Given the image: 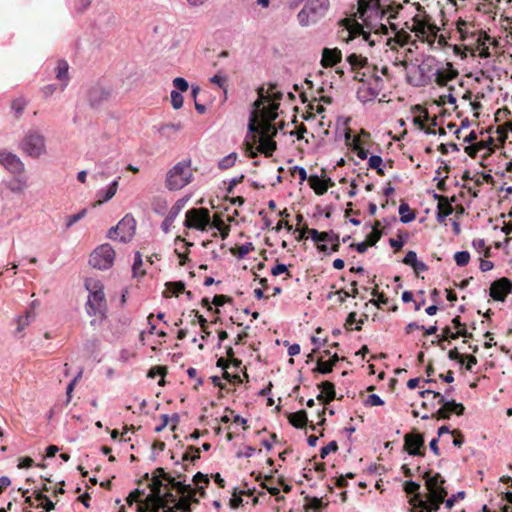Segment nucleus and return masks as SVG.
Returning <instances> with one entry per match:
<instances>
[{
  "label": "nucleus",
  "mask_w": 512,
  "mask_h": 512,
  "mask_svg": "<svg viewBox=\"0 0 512 512\" xmlns=\"http://www.w3.org/2000/svg\"><path fill=\"white\" fill-rule=\"evenodd\" d=\"M420 483L412 480V479H409L407 481L404 482L403 484V490L407 493V494H412L414 493V495H418V493H420Z\"/></svg>",
  "instance_id": "obj_44"
},
{
  "label": "nucleus",
  "mask_w": 512,
  "mask_h": 512,
  "mask_svg": "<svg viewBox=\"0 0 512 512\" xmlns=\"http://www.w3.org/2000/svg\"><path fill=\"white\" fill-rule=\"evenodd\" d=\"M68 69H69V66L66 61L60 60L58 62L57 67H56V78L58 80L64 82L62 89H64L68 84V80H69Z\"/></svg>",
  "instance_id": "obj_29"
},
{
  "label": "nucleus",
  "mask_w": 512,
  "mask_h": 512,
  "mask_svg": "<svg viewBox=\"0 0 512 512\" xmlns=\"http://www.w3.org/2000/svg\"><path fill=\"white\" fill-rule=\"evenodd\" d=\"M363 77L360 81L362 87L358 89L357 95L360 101L363 103L374 100L384 88V80L377 74V67L372 68V73H363Z\"/></svg>",
  "instance_id": "obj_6"
},
{
  "label": "nucleus",
  "mask_w": 512,
  "mask_h": 512,
  "mask_svg": "<svg viewBox=\"0 0 512 512\" xmlns=\"http://www.w3.org/2000/svg\"><path fill=\"white\" fill-rule=\"evenodd\" d=\"M169 485L176 489L177 492L181 495H184L187 491L191 490V485L189 484H184L183 482L181 481H176L175 478L171 477L168 478V480H166Z\"/></svg>",
  "instance_id": "obj_37"
},
{
  "label": "nucleus",
  "mask_w": 512,
  "mask_h": 512,
  "mask_svg": "<svg viewBox=\"0 0 512 512\" xmlns=\"http://www.w3.org/2000/svg\"><path fill=\"white\" fill-rule=\"evenodd\" d=\"M162 486V480L158 478H152L151 483L149 484L151 492H155L156 494H161Z\"/></svg>",
  "instance_id": "obj_61"
},
{
  "label": "nucleus",
  "mask_w": 512,
  "mask_h": 512,
  "mask_svg": "<svg viewBox=\"0 0 512 512\" xmlns=\"http://www.w3.org/2000/svg\"><path fill=\"white\" fill-rule=\"evenodd\" d=\"M338 449L336 441L329 442L326 446H322V459H324L331 452H335Z\"/></svg>",
  "instance_id": "obj_59"
},
{
  "label": "nucleus",
  "mask_w": 512,
  "mask_h": 512,
  "mask_svg": "<svg viewBox=\"0 0 512 512\" xmlns=\"http://www.w3.org/2000/svg\"><path fill=\"white\" fill-rule=\"evenodd\" d=\"M257 89L258 98L253 103L248 123V129L253 134L254 143H258L256 151L250 143H246L250 158H255L258 152L266 157L272 156L277 144L273 138L277 135V128L273 121L278 117V109L283 93L277 89V84L268 83Z\"/></svg>",
  "instance_id": "obj_1"
},
{
  "label": "nucleus",
  "mask_w": 512,
  "mask_h": 512,
  "mask_svg": "<svg viewBox=\"0 0 512 512\" xmlns=\"http://www.w3.org/2000/svg\"><path fill=\"white\" fill-rule=\"evenodd\" d=\"M346 60L353 69L365 68L368 66V59L355 53L348 55Z\"/></svg>",
  "instance_id": "obj_32"
},
{
  "label": "nucleus",
  "mask_w": 512,
  "mask_h": 512,
  "mask_svg": "<svg viewBox=\"0 0 512 512\" xmlns=\"http://www.w3.org/2000/svg\"><path fill=\"white\" fill-rule=\"evenodd\" d=\"M244 491H240L237 493V490L235 489L233 492V497L230 499V506L231 508L235 509L242 505L243 500L241 498V495L244 494Z\"/></svg>",
  "instance_id": "obj_55"
},
{
  "label": "nucleus",
  "mask_w": 512,
  "mask_h": 512,
  "mask_svg": "<svg viewBox=\"0 0 512 512\" xmlns=\"http://www.w3.org/2000/svg\"><path fill=\"white\" fill-rule=\"evenodd\" d=\"M25 105L26 102L23 99H16L12 102V109L17 115H20L23 112Z\"/></svg>",
  "instance_id": "obj_64"
},
{
  "label": "nucleus",
  "mask_w": 512,
  "mask_h": 512,
  "mask_svg": "<svg viewBox=\"0 0 512 512\" xmlns=\"http://www.w3.org/2000/svg\"><path fill=\"white\" fill-rule=\"evenodd\" d=\"M192 313L195 314L197 321L201 327V331L203 332L202 339L206 340V338L210 335V331L208 330L207 320L199 313L198 310H192Z\"/></svg>",
  "instance_id": "obj_43"
},
{
  "label": "nucleus",
  "mask_w": 512,
  "mask_h": 512,
  "mask_svg": "<svg viewBox=\"0 0 512 512\" xmlns=\"http://www.w3.org/2000/svg\"><path fill=\"white\" fill-rule=\"evenodd\" d=\"M173 507L182 512H191V503L189 502V498H185L183 495L175 502Z\"/></svg>",
  "instance_id": "obj_47"
},
{
  "label": "nucleus",
  "mask_w": 512,
  "mask_h": 512,
  "mask_svg": "<svg viewBox=\"0 0 512 512\" xmlns=\"http://www.w3.org/2000/svg\"><path fill=\"white\" fill-rule=\"evenodd\" d=\"M115 259V251L112 246L108 243L98 246L91 254L89 258V264L93 268L100 270L109 269Z\"/></svg>",
  "instance_id": "obj_8"
},
{
  "label": "nucleus",
  "mask_w": 512,
  "mask_h": 512,
  "mask_svg": "<svg viewBox=\"0 0 512 512\" xmlns=\"http://www.w3.org/2000/svg\"><path fill=\"white\" fill-rule=\"evenodd\" d=\"M166 374H167V368L165 366H155L149 370L148 377L155 378L156 376H161V379L158 382V384L160 386H163L165 384L164 377Z\"/></svg>",
  "instance_id": "obj_35"
},
{
  "label": "nucleus",
  "mask_w": 512,
  "mask_h": 512,
  "mask_svg": "<svg viewBox=\"0 0 512 512\" xmlns=\"http://www.w3.org/2000/svg\"><path fill=\"white\" fill-rule=\"evenodd\" d=\"M451 416L452 411L445 407H440L435 413L432 414V418L437 420H449Z\"/></svg>",
  "instance_id": "obj_49"
},
{
  "label": "nucleus",
  "mask_w": 512,
  "mask_h": 512,
  "mask_svg": "<svg viewBox=\"0 0 512 512\" xmlns=\"http://www.w3.org/2000/svg\"><path fill=\"white\" fill-rule=\"evenodd\" d=\"M368 169H373L377 172L378 175L383 176L385 172L382 157L379 155H371L368 158Z\"/></svg>",
  "instance_id": "obj_31"
},
{
  "label": "nucleus",
  "mask_w": 512,
  "mask_h": 512,
  "mask_svg": "<svg viewBox=\"0 0 512 512\" xmlns=\"http://www.w3.org/2000/svg\"><path fill=\"white\" fill-rule=\"evenodd\" d=\"M212 225L220 232L222 239H226L228 237L230 232V226L224 222V220L219 214L213 215Z\"/></svg>",
  "instance_id": "obj_28"
},
{
  "label": "nucleus",
  "mask_w": 512,
  "mask_h": 512,
  "mask_svg": "<svg viewBox=\"0 0 512 512\" xmlns=\"http://www.w3.org/2000/svg\"><path fill=\"white\" fill-rule=\"evenodd\" d=\"M229 302H232V298L223 294L215 295L212 301V303L217 307L223 306L225 303Z\"/></svg>",
  "instance_id": "obj_58"
},
{
  "label": "nucleus",
  "mask_w": 512,
  "mask_h": 512,
  "mask_svg": "<svg viewBox=\"0 0 512 512\" xmlns=\"http://www.w3.org/2000/svg\"><path fill=\"white\" fill-rule=\"evenodd\" d=\"M201 448H197L195 446H188L185 453L182 456L183 461H190L194 463L196 460L200 459Z\"/></svg>",
  "instance_id": "obj_33"
},
{
  "label": "nucleus",
  "mask_w": 512,
  "mask_h": 512,
  "mask_svg": "<svg viewBox=\"0 0 512 512\" xmlns=\"http://www.w3.org/2000/svg\"><path fill=\"white\" fill-rule=\"evenodd\" d=\"M365 406H382L384 405V400L377 394H369L367 399L364 401Z\"/></svg>",
  "instance_id": "obj_50"
},
{
  "label": "nucleus",
  "mask_w": 512,
  "mask_h": 512,
  "mask_svg": "<svg viewBox=\"0 0 512 512\" xmlns=\"http://www.w3.org/2000/svg\"><path fill=\"white\" fill-rule=\"evenodd\" d=\"M321 387H322V399L324 398V396H327L330 398L335 397V390H334L333 385L330 382L322 381Z\"/></svg>",
  "instance_id": "obj_53"
},
{
  "label": "nucleus",
  "mask_w": 512,
  "mask_h": 512,
  "mask_svg": "<svg viewBox=\"0 0 512 512\" xmlns=\"http://www.w3.org/2000/svg\"><path fill=\"white\" fill-rule=\"evenodd\" d=\"M35 318V313L32 311H27L25 315L20 316L17 320V332H22L25 327H27L31 320Z\"/></svg>",
  "instance_id": "obj_36"
},
{
  "label": "nucleus",
  "mask_w": 512,
  "mask_h": 512,
  "mask_svg": "<svg viewBox=\"0 0 512 512\" xmlns=\"http://www.w3.org/2000/svg\"><path fill=\"white\" fill-rule=\"evenodd\" d=\"M418 72L419 77L415 82H412L410 77L407 78L408 82L415 87L428 85L433 77H435V82L438 85H444L446 83L442 68L438 66V61L434 56H426L418 65Z\"/></svg>",
  "instance_id": "obj_4"
},
{
  "label": "nucleus",
  "mask_w": 512,
  "mask_h": 512,
  "mask_svg": "<svg viewBox=\"0 0 512 512\" xmlns=\"http://www.w3.org/2000/svg\"><path fill=\"white\" fill-rule=\"evenodd\" d=\"M417 260H418L417 253L415 251H413V250H409L406 253V255L404 256V258L402 259V262L405 265L410 266L411 268H413V266L415 265Z\"/></svg>",
  "instance_id": "obj_51"
},
{
  "label": "nucleus",
  "mask_w": 512,
  "mask_h": 512,
  "mask_svg": "<svg viewBox=\"0 0 512 512\" xmlns=\"http://www.w3.org/2000/svg\"><path fill=\"white\" fill-rule=\"evenodd\" d=\"M193 173L188 163L178 162L166 175V187L169 190H180L191 182Z\"/></svg>",
  "instance_id": "obj_7"
},
{
  "label": "nucleus",
  "mask_w": 512,
  "mask_h": 512,
  "mask_svg": "<svg viewBox=\"0 0 512 512\" xmlns=\"http://www.w3.org/2000/svg\"><path fill=\"white\" fill-rule=\"evenodd\" d=\"M453 212V208L452 207H449L448 210L446 212H441V206L438 205L437 206V211H436V219L438 221V223L442 224L446 221V218L452 214Z\"/></svg>",
  "instance_id": "obj_57"
},
{
  "label": "nucleus",
  "mask_w": 512,
  "mask_h": 512,
  "mask_svg": "<svg viewBox=\"0 0 512 512\" xmlns=\"http://www.w3.org/2000/svg\"><path fill=\"white\" fill-rule=\"evenodd\" d=\"M210 224V214L206 208H192L186 212L184 225L188 228H194L204 231Z\"/></svg>",
  "instance_id": "obj_12"
},
{
  "label": "nucleus",
  "mask_w": 512,
  "mask_h": 512,
  "mask_svg": "<svg viewBox=\"0 0 512 512\" xmlns=\"http://www.w3.org/2000/svg\"><path fill=\"white\" fill-rule=\"evenodd\" d=\"M178 242H180L182 244V248H184V251H180L179 248H176L175 249V253L177 254V256L179 257V265L180 266H183L185 265V263L189 260L188 258V246L192 245L191 243H187L185 241V239L181 238L180 236H178L176 239H175V243L176 245L178 244Z\"/></svg>",
  "instance_id": "obj_30"
},
{
  "label": "nucleus",
  "mask_w": 512,
  "mask_h": 512,
  "mask_svg": "<svg viewBox=\"0 0 512 512\" xmlns=\"http://www.w3.org/2000/svg\"><path fill=\"white\" fill-rule=\"evenodd\" d=\"M237 159V154L235 152L230 153L226 157H224L222 160L219 161L218 167L221 170H226L234 166Z\"/></svg>",
  "instance_id": "obj_41"
},
{
  "label": "nucleus",
  "mask_w": 512,
  "mask_h": 512,
  "mask_svg": "<svg viewBox=\"0 0 512 512\" xmlns=\"http://www.w3.org/2000/svg\"><path fill=\"white\" fill-rule=\"evenodd\" d=\"M293 176H298L300 183L305 180H308L310 187L314 190L317 195H320V177L317 175H312L307 177V172L303 167H294L292 171Z\"/></svg>",
  "instance_id": "obj_19"
},
{
  "label": "nucleus",
  "mask_w": 512,
  "mask_h": 512,
  "mask_svg": "<svg viewBox=\"0 0 512 512\" xmlns=\"http://www.w3.org/2000/svg\"><path fill=\"white\" fill-rule=\"evenodd\" d=\"M508 294H512V280L501 277L494 280L489 288L488 295L495 301L505 302Z\"/></svg>",
  "instance_id": "obj_13"
},
{
  "label": "nucleus",
  "mask_w": 512,
  "mask_h": 512,
  "mask_svg": "<svg viewBox=\"0 0 512 512\" xmlns=\"http://www.w3.org/2000/svg\"><path fill=\"white\" fill-rule=\"evenodd\" d=\"M342 60V52L338 48L322 49V67H333Z\"/></svg>",
  "instance_id": "obj_18"
},
{
  "label": "nucleus",
  "mask_w": 512,
  "mask_h": 512,
  "mask_svg": "<svg viewBox=\"0 0 512 512\" xmlns=\"http://www.w3.org/2000/svg\"><path fill=\"white\" fill-rule=\"evenodd\" d=\"M322 254L330 255L333 252L338 251L340 247L339 235L334 233L332 230L328 232H322Z\"/></svg>",
  "instance_id": "obj_17"
},
{
  "label": "nucleus",
  "mask_w": 512,
  "mask_h": 512,
  "mask_svg": "<svg viewBox=\"0 0 512 512\" xmlns=\"http://www.w3.org/2000/svg\"><path fill=\"white\" fill-rule=\"evenodd\" d=\"M144 505H147L149 508L151 507H163V500L161 498V494H156L155 492H151L144 501H142Z\"/></svg>",
  "instance_id": "obj_34"
},
{
  "label": "nucleus",
  "mask_w": 512,
  "mask_h": 512,
  "mask_svg": "<svg viewBox=\"0 0 512 512\" xmlns=\"http://www.w3.org/2000/svg\"><path fill=\"white\" fill-rule=\"evenodd\" d=\"M171 105L174 109L178 110L183 106L184 98L176 90L171 91Z\"/></svg>",
  "instance_id": "obj_48"
},
{
  "label": "nucleus",
  "mask_w": 512,
  "mask_h": 512,
  "mask_svg": "<svg viewBox=\"0 0 512 512\" xmlns=\"http://www.w3.org/2000/svg\"><path fill=\"white\" fill-rule=\"evenodd\" d=\"M453 258L459 267H464L470 261V253L467 250L457 251Z\"/></svg>",
  "instance_id": "obj_40"
},
{
  "label": "nucleus",
  "mask_w": 512,
  "mask_h": 512,
  "mask_svg": "<svg viewBox=\"0 0 512 512\" xmlns=\"http://www.w3.org/2000/svg\"><path fill=\"white\" fill-rule=\"evenodd\" d=\"M305 512H320V499L305 497Z\"/></svg>",
  "instance_id": "obj_39"
},
{
  "label": "nucleus",
  "mask_w": 512,
  "mask_h": 512,
  "mask_svg": "<svg viewBox=\"0 0 512 512\" xmlns=\"http://www.w3.org/2000/svg\"><path fill=\"white\" fill-rule=\"evenodd\" d=\"M165 290L163 292L164 298H170L171 296H179L180 293L185 292V284L182 281L167 282L165 284Z\"/></svg>",
  "instance_id": "obj_22"
},
{
  "label": "nucleus",
  "mask_w": 512,
  "mask_h": 512,
  "mask_svg": "<svg viewBox=\"0 0 512 512\" xmlns=\"http://www.w3.org/2000/svg\"><path fill=\"white\" fill-rule=\"evenodd\" d=\"M385 17L386 12L380 0H358L354 16L341 22L348 32L349 40L360 39L369 47H373L378 41L373 35L381 37L388 34V28L382 22Z\"/></svg>",
  "instance_id": "obj_2"
},
{
  "label": "nucleus",
  "mask_w": 512,
  "mask_h": 512,
  "mask_svg": "<svg viewBox=\"0 0 512 512\" xmlns=\"http://www.w3.org/2000/svg\"><path fill=\"white\" fill-rule=\"evenodd\" d=\"M404 450L411 456L424 457L426 454L425 435L416 429L404 435Z\"/></svg>",
  "instance_id": "obj_11"
},
{
  "label": "nucleus",
  "mask_w": 512,
  "mask_h": 512,
  "mask_svg": "<svg viewBox=\"0 0 512 512\" xmlns=\"http://www.w3.org/2000/svg\"><path fill=\"white\" fill-rule=\"evenodd\" d=\"M398 212H399V215H400V222L404 223V224H408L412 221H414L416 219V212L414 210H412L409 206V204L405 201H401L399 207H398Z\"/></svg>",
  "instance_id": "obj_21"
},
{
  "label": "nucleus",
  "mask_w": 512,
  "mask_h": 512,
  "mask_svg": "<svg viewBox=\"0 0 512 512\" xmlns=\"http://www.w3.org/2000/svg\"><path fill=\"white\" fill-rule=\"evenodd\" d=\"M288 420L291 425L296 428H303L308 423L307 413L305 410H300L295 413H290L288 415Z\"/></svg>",
  "instance_id": "obj_23"
},
{
  "label": "nucleus",
  "mask_w": 512,
  "mask_h": 512,
  "mask_svg": "<svg viewBox=\"0 0 512 512\" xmlns=\"http://www.w3.org/2000/svg\"><path fill=\"white\" fill-rule=\"evenodd\" d=\"M409 240V233L405 230H398L397 238H389V245L396 251L401 250Z\"/></svg>",
  "instance_id": "obj_25"
},
{
  "label": "nucleus",
  "mask_w": 512,
  "mask_h": 512,
  "mask_svg": "<svg viewBox=\"0 0 512 512\" xmlns=\"http://www.w3.org/2000/svg\"><path fill=\"white\" fill-rule=\"evenodd\" d=\"M22 150L32 158H38L46 152L45 138L37 131H29L22 140Z\"/></svg>",
  "instance_id": "obj_10"
},
{
  "label": "nucleus",
  "mask_w": 512,
  "mask_h": 512,
  "mask_svg": "<svg viewBox=\"0 0 512 512\" xmlns=\"http://www.w3.org/2000/svg\"><path fill=\"white\" fill-rule=\"evenodd\" d=\"M445 480L439 473L430 476L426 481L428 494L418 493L409 499L411 512H437L439 511L448 491L444 487Z\"/></svg>",
  "instance_id": "obj_3"
},
{
  "label": "nucleus",
  "mask_w": 512,
  "mask_h": 512,
  "mask_svg": "<svg viewBox=\"0 0 512 512\" xmlns=\"http://www.w3.org/2000/svg\"><path fill=\"white\" fill-rule=\"evenodd\" d=\"M173 85L176 89H178L181 92H186L189 88L188 82L182 77H176L173 80Z\"/></svg>",
  "instance_id": "obj_56"
},
{
  "label": "nucleus",
  "mask_w": 512,
  "mask_h": 512,
  "mask_svg": "<svg viewBox=\"0 0 512 512\" xmlns=\"http://www.w3.org/2000/svg\"><path fill=\"white\" fill-rule=\"evenodd\" d=\"M453 436H454V439L452 441L453 446L460 448L465 442L464 435L459 430H455V431H453Z\"/></svg>",
  "instance_id": "obj_60"
},
{
  "label": "nucleus",
  "mask_w": 512,
  "mask_h": 512,
  "mask_svg": "<svg viewBox=\"0 0 512 512\" xmlns=\"http://www.w3.org/2000/svg\"><path fill=\"white\" fill-rule=\"evenodd\" d=\"M86 289L89 291L86 310L90 316L105 317L107 311V303L104 293V286L98 280H87Z\"/></svg>",
  "instance_id": "obj_5"
},
{
  "label": "nucleus",
  "mask_w": 512,
  "mask_h": 512,
  "mask_svg": "<svg viewBox=\"0 0 512 512\" xmlns=\"http://www.w3.org/2000/svg\"><path fill=\"white\" fill-rule=\"evenodd\" d=\"M86 209H82L80 212H78L77 214H74V215H71L67 218V221H66V228L69 229L70 227H72L76 222H78L79 220H81L85 215H86Z\"/></svg>",
  "instance_id": "obj_52"
},
{
  "label": "nucleus",
  "mask_w": 512,
  "mask_h": 512,
  "mask_svg": "<svg viewBox=\"0 0 512 512\" xmlns=\"http://www.w3.org/2000/svg\"><path fill=\"white\" fill-rule=\"evenodd\" d=\"M109 92L105 91L101 87H93L89 91V101L92 106L99 104L101 101L108 99Z\"/></svg>",
  "instance_id": "obj_26"
},
{
  "label": "nucleus",
  "mask_w": 512,
  "mask_h": 512,
  "mask_svg": "<svg viewBox=\"0 0 512 512\" xmlns=\"http://www.w3.org/2000/svg\"><path fill=\"white\" fill-rule=\"evenodd\" d=\"M372 296H378V299H371L370 303L376 306L378 309H382L384 305H387L389 302V299L383 294H378L377 289H373L371 291Z\"/></svg>",
  "instance_id": "obj_42"
},
{
  "label": "nucleus",
  "mask_w": 512,
  "mask_h": 512,
  "mask_svg": "<svg viewBox=\"0 0 512 512\" xmlns=\"http://www.w3.org/2000/svg\"><path fill=\"white\" fill-rule=\"evenodd\" d=\"M135 229V219L130 215H126L115 227L109 229L108 237L113 240L119 239L120 242L127 243L133 238Z\"/></svg>",
  "instance_id": "obj_9"
},
{
  "label": "nucleus",
  "mask_w": 512,
  "mask_h": 512,
  "mask_svg": "<svg viewBox=\"0 0 512 512\" xmlns=\"http://www.w3.org/2000/svg\"><path fill=\"white\" fill-rule=\"evenodd\" d=\"M319 8L320 3L318 0L307 3L298 13V19L301 25L306 26L311 23H317L319 20Z\"/></svg>",
  "instance_id": "obj_15"
},
{
  "label": "nucleus",
  "mask_w": 512,
  "mask_h": 512,
  "mask_svg": "<svg viewBox=\"0 0 512 512\" xmlns=\"http://www.w3.org/2000/svg\"><path fill=\"white\" fill-rule=\"evenodd\" d=\"M145 494L144 490L135 489L129 493L126 498V502L129 506H132L134 502H142L141 497Z\"/></svg>",
  "instance_id": "obj_46"
},
{
  "label": "nucleus",
  "mask_w": 512,
  "mask_h": 512,
  "mask_svg": "<svg viewBox=\"0 0 512 512\" xmlns=\"http://www.w3.org/2000/svg\"><path fill=\"white\" fill-rule=\"evenodd\" d=\"M26 187V181L21 179L15 180V182L10 185V189L12 192H22Z\"/></svg>",
  "instance_id": "obj_62"
},
{
  "label": "nucleus",
  "mask_w": 512,
  "mask_h": 512,
  "mask_svg": "<svg viewBox=\"0 0 512 512\" xmlns=\"http://www.w3.org/2000/svg\"><path fill=\"white\" fill-rule=\"evenodd\" d=\"M193 482L195 483L196 486H198L200 483H203L205 486H207L210 481L206 474L197 472L193 477Z\"/></svg>",
  "instance_id": "obj_63"
},
{
  "label": "nucleus",
  "mask_w": 512,
  "mask_h": 512,
  "mask_svg": "<svg viewBox=\"0 0 512 512\" xmlns=\"http://www.w3.org/2000/svg\"><path fill=\"white\" fill-rule=\"evenodd\" d=\"M118 180L113 181L106 190H100L97 192L98 200L93 204V206L102 205L103 203L112 199L118 189Z\"/></svg>",
  "instance_id": "obj_20"
},
{
  "label": "nucleus",
  "mask_w": 512,
  "mask_h": 512,
  "mask_svg": "<svg viewBox=\"0 0 512 512\" xmlns=\"http://www.w3.org/2000/svg\"><path fill=\"white\" fill-rule=\"evenodd\" d=\"M464 497H465L464 491H458L456 494H453L452 496H450L447 499L445 497L444 501H443V503L445 504V508L451 509L457 501L464 499Z\"/></svg>",
  "instance_id": "obj_45"
},
{
  "label": "nucleus",
  "mask_w": 512,
  "mask_h": 512,
  "mask_svg": "<svg viewBox=\"0 0 512 512\" xmlns=\"http://www.w3.org/2000/svg\"><path fill=\"white\" fill-rule=\"evenodd\" d=\"M304 474L303 476L308 480L311 481L314 478V475L317 477L320 474V462L316 461V456H314L312 459H310L307 463V465L304 467Z\"/></svg>",
  "instance_id": "obj_24"
},
{
  "label": "nucleus",
  "mask_w": 512,
  "mask_h": 512,
  "mask_svg": "<svg viewBox=\"0 0 512 512\" xmlns=\"http://www.w3.org/2000/svg\"><path fill=\"white\" fill-rule=\"evenodd\" d=\"M183 129V124L181 122L177 123H164L161 124L158 131L164 137H170L173 134L178 133Z\"/></svg>",
  "instance_id": "obj_27"
},
{
  "label": "nucleus",
  "mask_w": 512,
  "mask_h": 512,
  "mask_svg": "<svg viewBox=\"0 0 512 512\" xmlns=\"http://www.w3.org/2000/svg\"><path fill=\"white\" fill-rule=\"evenodd\" d=\"M424 119H425V121L429 122V125L431 127L429 129H424V132L426 134H429V135H435L436 131L434 129H432V128H434V127H436L438 125L436 117L430 118L428 112L425 111Z\"/></svg>",
  "instance_id": "obj_54"
},
{
  "label": "nucleus",
  "mask_w": 512,
  "mask_h": 512,
  "mask_svg": "<svg viewBox=\"0 0 512 512\" xmlns=\"http://www.w3.org/2000/svg\"><path fill=\"white\" fill-rule=\"evenodd\" d=\"M0 164L15 175H20L25 170L24 164L18 156L6 151L0 152Z\"/></svg>",
  "instance_id": "obj_16"
},
{
  "label": "nucleus",
  "mask_w": 512,
  "mask_h": 512,
  "mask_svg": "<svg viewBox=\"0 0 512 512\" xmlns=\"http://www.w3.org/2000/svg\"><path fill=\"white\" fill-rule=\"evenodd\" d=\"M143 261L140 252H136L134 263L132 266L133 275L135 277H142L146 274L145 270L142 269Z\"/></svg>",
  "instance_id": "obj_38"
},
{
  "label": "nucleus",
  "mask_w": 512,
  "mask_h": 512,
  "mask_svg": "<svg viewBox=\"0 0 512 512\" xmlns=\"http://www.w3.org/2000/svg\"><path fill=\"white\" fill-rule=\"evenodd\" d=\"M296 229L295 232H298L299 235L296 237L298 240L312 238L317 249L320 250V232L317 229L309 228L307 222L304 220V217L301 214L296 216Z\"/></svg>",
  "instance_id": "obj_14"
}]
</instances>
